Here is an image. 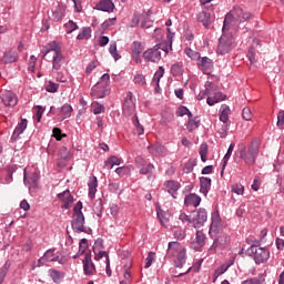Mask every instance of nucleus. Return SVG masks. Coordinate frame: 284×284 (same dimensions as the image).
I'll return each instance as SVG.
<instances>
[{
  "label": "nucleus",
  "mask_w": 284,
  "mask_h": 284,
  "mask_svg": "<svg viewBox=\"0 0 284 284\" xmlns=\"http://www.w3.org/2000/svg\"><path fill=\"white\" fill-rule=\"evenodd\" d=\"M250 19H254V14L244 12L242 8L235 7L225 16L222 32H225V30H229L232 27L236 28L240 23L250 21Z\"/></svg>",
  "instance_id": "obj_1"
},
{
  "label": "nucleus",
  "mask_w": 284,
  "mask_h": 284,
  "mask_svg": "<svg viewBox=\"0 0 284 284\" xmlns=\"http://www.w3.org/2000/svg\"><path fill=\"white\" fill-rule=\"evenodd\" d=\"M260 144L258 141L254 140L250 143L248 148L244 144H240L235 151V159L237 161H244L246 165H254L258 156Z\"/></svg>",
  "instance_id": "obj_2"
},
{
  "label": "nucleus",
  "mask_w": 284,
  "mask_h": 284,
  "mask_svg": "<svg viewBox=\"0 0 284 284\" xmlns=\"http://www.w3.org/2000/svg\"><path fill=\"white\" fill-rule=\"evenodd\" d=\"M83 202L79 201L73 207V215L71 221V227L73 232L81 234H92V229L85 226V215H83Z\"/></svg>",
  "instance_id": "obj_3"
},
{
  "label": "nucleus",
  "mask_w": 284,
  "mask_h": 284,
  "mask_svg": "<svg viewBox=\"0 0 284 284\" xmlns=\"http://www.w3.org/2000/svg\"><path fill=\"white\" fill-rule=\"evenodd\" d=\"M166 255L170 257L175 258V267H183V264L185 263L186 251L185 247L181 245L179 242H170L168 245Z\"/></svg>",
  "instance_id": "obj_4"
},
{
  "label": "nucleus",
  "mask_w": 284,
  "mask_h": 284,
  "mask_svg": "<svg viewBox=\"0 0 284 284\" xmlns=\"http://www.w3.org/2000/svg\"><path fill=\"white\" fill-rule=\"evenodd\" d=\"M42 59H51L52 69L57 72H59V70H61V65L65 63V58L63 57V53H61V49L59 47H50L42 51Z\"/></svg>",
  "instance_id": "obj_5"
},
{
  "label": "nucleus",
  "mask_w": 284,
  "mask_h": 284,
  "mask_svg": "<svg viewBox=\"0 0 284 284\" xmlns=\"http://www.w3.org/2000/svg\"><path fill=\"white\" fill-rule=\"evenodd\" d=\"M209 236L213 241L212 245L209 248V254H216L217 250H223V247H225V245H229L230 243V237L225 233H209Z\"/></svg>",
  "instance_id": "obj_6"
},
{
  "label": "nucleus",
  "mask_w": 284,
  "mask_h": 284,
  "mask_svg": "<svg viewBox=\"0 0 284 284\" xmlns=\"http://www.w3.org/2000/svg\"><path fill=\"white\" fill-rule=\"evenodd\" d=\"M108 85H110V74L104 73L100 81H98L91 89L92 97H97V99H105V97H108Z\"/></svg>",
  "instance_id": "obj_7"
},
{
  "label": "nucleus",
  "mask_w": 284,
  "mask_h": 284,
  "mask_svg": "<svg viewBox=\"0 0 284 284\" xmlns=\"http://www.w3.org/2000/svg\"><path fill=\"white\" fill-rule=\"evenodd\" d=\"M233 48H234V37L225 34V30H224L223 34L219 40L216 52L217 54H229V52H232Z\"/></svg>",
  "instance_id": "obj_8"
},
{
  "label": "nucleus",
  "mask_w": 284,
  "mask_h": 284,
  "mask_svg": "<svg viewBox=\"0 0 284 284\" xmlns=\"http://www.w3.org/2000/svg\"><path fill=\"white\" fill-rule=\"evenodd\" d=\"M247 252L251 256H253L255 263L261 265V263H266L270 260V250L267 247H258L250 246Z\"/></svg>",
  "instance_id": "obj_9"
},
{
  "label": "nucleus",
  "mask_w": 284,
  "mask_h": 284,
  "mask_svg": "<svg viewBox=\"0 0 284 284\" xmlns=\"http://www.w3.org/2000/svg\"><path fill=\"white\" fill-rule=\"evenodd\" d=\"M207 222V211L205 209H199L192 213L193 227H203Z\"/></svg>",
  "instance_id": "obj_10"
},
{
  "label": "nucleus",
  "mask_w": 284,
  "mask_h": 284,
  "mask_svg": "<svg viewBox=\"0 0 284 284\" xmlns=\"http://www.w3.org/2000/svg\"><path fill=\"white\" fill-rule=\"evenodd\" d=\"M134 110H136V104L134 103V94L129 91L122 106V112L124 116H132V114H134Z\"/></svg>",
  "instance_id": "obj_11"
},
{
  "label": "nucleus",
  "mask_w": 284,
  "mask_h": 284,
  "mask_svg": "<svg viewBox=\"0 0 284 284\" xmlns=\"http://www.w3.org/2000/svg\"><path fill=\"white\" fill-rule=\"evenodd\" d=\"M1 102L6 108H14L19 103L17 94L12 91H4L0 94Z\"/></svg>",
  "instance_id": "obj_12"
},
{
  "label": "nucleus",
  "mask_w": 284,
  "mask_h": 284,
  "mask_svg": "<svg viewBox=\"0 0 284 284\" xmlns=\"http://www.w3.org/2000/svg\"><path fill=\"white\" fill-rule=\"evenodd\" d=\"M144 61H151V63H159L161 61V50L159 45H155L143 53Z\"/></svg>",
  "instance_id": "obj_13"
},
{
  "label": "nucleus",
  "mask_w": 284,
  "mask_h": 284,
  "mask_svg": "<svg viewBox=\"0 0 284 284\" xmlns=\"http://www.w3.org/2000/svg\"><path fill=\"white\" fill-rule=\"evenodd\" d=\"M82 264L85 276H94V273L97 272V266H94V263L92 262V255H90V253H87L84 255Z\"/></svg>",
  "instance_id": "obj_14"
},
{
  "label": "nucleus",
  "mask_w": 284,
  "mask_h": 284,
  "mask_svg": "<svg viewBox=\"0 0 284 284\" xmlns=\"http://www.w3.org/2000/svg\"><path fill=\"white\" fill-rule=\"evenodd\" d=\"M205 241H207V236L203 233V231H196L195 240L191 242L192 250H195V252H201V248L205 247Z\"/></svg>",
  "instance_id": "obj_15"
},
{
  "label": "nucleus",
  "mask_w": 284,
  "mask_h": 284,
  "mask_svg": "<svg viewBox=\"0 0 284 284\" xmlns=\"http://www.w3.org/2000/svg\"><path fill=\"white\" fill-rule=\"evenodd\" d=\"M197 67L204 74H210L214 69V61L207 57H203L197 60Z\"/></svg>",
  "instance_id": "obj_16"
},
{
  "label": "nucleus",
  "mask_w": 284,
  "mask_h": 284,
  "mask_svg": "<svg viewBox=\"0 0 284 284\" xmlns=\"http://www.w3.org/2000/svg\"><path fill=\"white\" fill-rule=\"evenodd\" d=\"M164 190L171 194V196L176 199L179 196V190H181V183L174 180H169L164 183Z\"/></svg>",
  "instance_id": "obj_17"
},
{
  "label": "nucleus",
  "mask_w": 284,
  "mask_h": 284,
  "mask_svg": "<svg viewBox=\"0 0 284 284\" xmlns=\"http://www.w3.org/2000/svg\"><path fill=\"white\" fill-rule=\"evenodd\" d=\"M131 50H132V59H134L136 63H141V54L143 53V50H145V48L143 47V43L139 41H134L132 43Z\"/></svg>",
  "instance_id": "obj_18"
},
{
  "label": "nucleus",
  "mask_w": 284,
  "mask_h": 284,
  "mask_svg": "<svg viewBox=\"0 0 284 284\" xmlns=\"http://www.w3.org/2000/svg\"><path fill=\"white\" fill-rule=\"evenodd\" d=\"M148 150L153 156H165L168 154V149H165L161 143L152 144Z\"/></svg>",
  "instance_id": "obj_19"
},
{
  "label": "nucleus",
  "mask_w": 284,
  "mask_h": 284,
  "mask_svg": "<svg viewBox=\"0 0 284 284\" xmlns=\"http://www.w3.org/2000/svg\"><path fill=\"white\" fill-rule=\"evenodd\" d=\"M219 227H221V215L216 211L211 214V225H210L209 234L221 232L219 231Z\"/></svg>",
  "instance_id": "obj_20"
},
{
  "label": "nucleus",
  "mask_w": 284,
  "mask_h": 284,
  "mask_svg": "<svg viewBox=\"0 0 284 284\" xmlns=\"http://www.w3.org/2000/svg\"><path fill=\"white\" fill-rule=\"evenodd\" d=\"M58 199L64 202L62 206L64 210H70V207H72V203L74 202V197H72L69 190L59 193Z\"/></svg>",
  "instance_id": "obj_21"
},
{
  "label": "nucleus",
  "mask_w": 284,
  "mask_h": 284,
  "mask_svg": "<svg viewBox=\"0 0 284 284\" xmlns=\"http://www.w3.org/2000/svg\"><path fill=\"white\" fill-rule=\"evenodd\" d=\"M28 128V120L22 119L20 123H18L17 128L13 131V134L11 136V141L14 142L17 139H19L20 134H23L26 132V129Z\"/></svg>",
  "instance_id": "obj_22"
},
{
  "label": "nucleus",
  "mask_w": 284,
  "mask_h": 284,
  "mask_svg": "<svg viewBox=\"0 0 284 284\" xmlns=\"http://www.w3.org/2000/svg\"><path fill=\"white\" fill-rule=\"evenodd\" d=\"M184 204L186 207H190V205H193V207H199V205H201V196L196 195L195 193H191L185 196Z\"/></svg>",
  "instance_id": "obj_23"
},
{
  "label": "nucleus",
  "mask_w": 284,
  "mask_h": 284,
  "mask_svg": "<svg viewBox=\"0 0 284 284\" xmlns=\"http://www.w3.org/2000/svg\"><path fill=\"white\" fill-rule=\"evenodd\" d=\"M225 99H226V95L221 93L217 90L212 95L207 97L206 103H207V105H215V103H221V101H225Z\"/></svg>",
  "instance_id": "obj_24"
},
{
  "label": "nucleus",
  "mask_w": 284,
  "mask_h": 284,
  "mask_svg": "<svg viewBox=\"0 0 284 284\" xmlns=\"http://www.w3.org/2000/svg\"><path fill=\"white\" fill-rule=\"evenodd\" d=\"M168 36H166V42L161 43L158 48L159 50H163V52H165V54H168V52H170V50H172V39H173V34L172 30L170 28H168Z\"/></svg>",
  "instance_id": "obj_25"
},
{
  "label": "nucleus",
  "mask_w": 284,
  "mask_h": 284,
  "mask_svg": "<svg viewBox=\"0 0 284 284\" xmlns=\"http://www.w3.org/2000/svg\"><path fill=\"white\" fill-rule=\"evenodd\" d=\"M97 9L101 10L102 12H113L114 3L111 0H100V2L97 4Z\"/></svg>",
  "instance_id": "obj_26"
},
{
  "label": "nucleus",
  "mask_w": 284,
  "mask_h": 284,
  "mask_svg": "<svg viewBox=\"0 0 284 284\" xmlns=\"http://www.w3.org/2000/svg\"><path fill=\"white\" fill-rule=\"evenodd\" d=\"M63 17H65V6L59 4L55 10H53L52 19L55 22L63 21Z\"/></svg>",
  "instance_id": "obj_27"
},
{
  "label": "nucleus",
  "mask_w": 284,
  "mask_h": 284,
  "mask_svg": "<svg viewBox=\"0 0 284 284\" xmlns=\"http://www.w3.org/2000/svg\"><path fill=\"white\" fill-rule=\"evenodd\" d=\"M197 21L203 23L204 28H210V24L212 23V13L207 11L200 12L197 16Z\"/></svg>",
  "instance_id": "obj_28"
},
{
  "label": "nucleus",
  "mask_w": 284,
  "mask_h": 284,
  "mask_svg": "<svg viewBox=\"0 0 284 284\" xmlns=\"http://www.w3.org/2000/svg\"><path fill=\"white\" fill-rule=\"evenodd\" d=\"M210 187H212V179L205 176L200 178V191L202 194L206 195L210 192Z\"/></svg>",
  "instance_id": "obj_29"
},
{
  "label": "nucleus",
  "mask_w": 284,
  "mask_h": 284,
  "mask_svg": "<svg viewBox=\"0 0 284 284\" xmlns=\"http://www.w3.org/2000/svg\"><path fill=\"white\" fill-rule=\"evenodd\" d=\"M2 61L4 63H16V61H19V53H17V51H7L4 52L3 57H2Z\"/></svg>",
  "instance_id": "obj_30"
},
{
  "label": "nucleus",
  "mask_w": 284,
  "mask_h": 284,
  "mask_svg": "<svg viewBox=\"0 0 284 284\" xmlns=\"http://www.w3.org/2000/svg\"><path fill=\"white\" fill-rule=\"evenodd\" d=\"M230 106L227 104H222L220 108V121L222 123H227L230 121Z\"/></svg>",
  "instance_id": "obj_31"
},
{
  "label": "nucleus",
  "mask_w": 284,
  "mask_h": 284,
  "mask_svg": "<svg viewBox=\"0 0 284 284\" xmlns=\"http://www.w3.org/2000/svg\"><path fill=\"white\" fill-rule=\"evenodd\" d=\"M88 186H89L90 199H94V196L97 194V187H99V181L97 180V176H93L90 179Z\"/></svg>",
  "instance_id": "obj_32"
},
{
  "label": "nucleus",
  "mask_w": 284,
  "mask_h": 284,
  "mask_svg": "<svg viewBox=\"0 0 284 284\" xmlns=\"http://www.w3.org/2000/svg\"><path fill=\"white\" fill-rule=\"evenodd\" d=\"M201 125V120L199 118L189 116V121L186 124V130L189 132H194Z\"/></svg>",
  "instance_id": "obj_33"
},
{
  "label": "nucleus",
  "mask_w": 284,
  "mask_h": 284,
  "mask_svg": "<svg viewBox=\"0 0 284 284\" xmlns=\"http://www.w3.org/2000/svg\"><path fill=\"white\" fill-rule=\"evenodd\" d=\"M234 265V258H230L226 261L224 264H222L216 271H215V276H221L225 274L226 270H230Z\"/></svg>",
  "instance_id": "obj_34"
},
{
  "label": "nucleus",
  "mask_w": 284,
  "mask_h": 284,
  "mask_svg": "<svg viewBox=\"0 0 284 284\" xmlns=\"http://www.w3.org/2000/svg\"><path fill=\"white\" fill-rule=\"evenodd\" d=\"M232 152H234V143L230 144L227 152L222 160V172H221L222 175H223V172H225V168H227V162L230 161V156H232Z\"/></svg>",
  "instance_id": "obj_35"
},
{
  "label": "nucleus",
  "mask_w": 284,
  "mask_h": 284,
  "mask_svg": "<svg viewBox=\"0 0 284 284\" xmlns=\"http://www.w3.org/2000/svg\"><path fill=\"white\" fill-rule=\"evenodd\" d=\"M47 261H50L51 263H54V254H53L52 250H48L44 253V255L38 261L39 267H41V265H45Z\"/></svg>",
  "instance_id": "obj_36"
},
{
  "label": "nucleus",
  "mask_w": 284,
  "mask_h": 284,
  "mask_svg": "<svg viewBox=\"0 0 284 284\" xmlns=\"http://www.w3.org/2000/svg\"><path fill=\"white\" fill-rule=\"evenodd\" d=\"M49 274L54 283H61V280L65 278V272H59L57 270H50Z\"/></svg>",
  "instance_id": "obj_37"
},
{
  "label": "nucleus",
  "mask_w": 284,
  "mask_h": 284,
  "mask_svg": "<svg viewBox=\"0 0 284 284\" xmlns=\"http://www.w3.org/2000/svg\"><path fill=\"white\" fill-rule=\"evenodd\" d=\"M10 261H7L1 267H0V284H3V281H6V276H8V272H10Z\"/></svg>",
  "instance_id": "obj_38"
},
{
  "label": "nucleus",
  "mask_w": 284,
  "mask_h": 284,
  "mask_svg": "<svg viewBox=\"0 0 284 284\" xmlns=\"http://www.w3.org/2000/svg\"><path fill=\"white\" fill-rule=\"evenodd\" d=\"M60 116H62V120L70 119L72 116V105L63 104L60 110Z\"/></svg>",
  "instance_id": "obj_39"
},
{
  "label": "nucleus",
  "mask_w": 284,
  "mask_h": 284,
  "mask_svg": "<svg viewBox=\"0 0 284 284\" xmlns=\"http://www.w3.org/2000/svg\"><path fill=\"white\" fill-rule=\"evenodd\" d=\"M171 74H173V77H181V74H183V62L172 64Z\"/></svg>",
  "instance_id": "obj_40"
},
{
  "label": "nucleus",
  "mask_w": 284,
  "mask_h": 284,
  "mask_svg": "<svg viewBox=\"0 0 284 284\" xmlns=\"http://www.w3.org/2000/svg\"><path fill=\"white\" fill-rule=\"evenodd\" d=\"M163 74H165V69L163 67H159V70L154 73L152 83H155L159 88V83H161V79H163Z\"/></svg>",
  "instance_id": "obj_41"
},
{
  "label": "nucleus",
  "mask_w": 284,
  "mask_h": 284,
  "mask_svg": "<svg viewBox=\"0 0 284 284\" xmlns=\"http://www.w3.org/2000/svg\"><path fill=\"white\" fill-rule=\"evenodd\" d=\"M105 168H109V170H112L114 165H121V159H119L116 155L110 156L108 161L104 162Z\"/></svg>",
  "instance_id": "obj_42"
},
{
  "label": "nucleus",
  "mask_w": 284,
  "mask_h": 284,
  "mask_svg": "<svg viewBox=\"0 0 284 284\" xmlns=\"http://www.w3.org/2000/svg\"><path fill=\"white\" fill-rule=\"evenodd\" d=\"M90 37H92V29L87 27L78 34L77 39L83 41V39H90Z\"/></svg>",
  "instance_id": "obj_43"
},
{
  "label": "nucleus",
  "mask_w": 284,
  "mask_h": 284,
  "mask_svg": "<svg viewBox=\"0 0 284 284\" xmlns=\"http://www.w3.org/2000/svg\"><path fill=\"white\" fill-rule=\"evenodd\" d=\"M132 121H133V125L135 126V132L138 136H141L142 134H144L145 129H143V125H141V123L139 122V116L134 115Z\"/></svg>",
  "instance_id": "obj_44"
},
{
  "label": "nucleus",
  "mask_w": 284,
  "mask_h": 284,
  "mask_svg": "<svg viewBox=\"0 0 284 284\" xmlns=\"http://www.w3.org/2000/svg\"><path fill=\"white\" fill-rule=\"evenodd\" d=\"M199 154L201 156L202 163H206L207 162V143H202L200 145Z\"/></svg>",
  "instance_id": "obj_45"
},
{
  "label": "nucleus",
  "mask_w": 284,
  "mask_h": 284,
  "mask_svg": "<svg viewBox=\"0 0 284 284\" xmlns=\"http://www.w3.org/2000/svg\"><path fill=\"white\" fill-rule=\"evenodd\" d=\"M184 53L186 54V57H189V59H192L193 61H199V59H201V53L190 48L184 49Z\"/></svg>",
  "instance_id": "obj_46"
},
{
  "label": "nucleus",
  "mask_w": 284,
  "mask_h": 284,
  "mask_svg": "<svg viewBox=\"0 0 284 284\" xmlns=\"http://www.w3.org/2000/svg\"><path fill=\"white\" fill-rule=\"evenodd\" d=\"M133 83H135V85H140V88H143V85L146 83L145 75L143 73L135 74L133 78Z\"/></svg>",
  "instance_id": "obj_47"
},
{
  "label": "nucleus",
  "mask_w": 284,
  "mask_h": 284,
  "mask_svg": "<svg viewBox=\"0 0 284 284\" xmlns=\"http://www.w3.org/2000/svg\"><path fill=\"white\" fill-rule=\"evenodd\" d=\"M204 91H206V93H209V97H212L214 94V92L219 91V85H216L212 82H206Z\"/></svg>",
  "instance_id": "obj_48"
},
{
  "label": "nucleus",
  "mask_w": 284,
  "mask_h": 284,
  "mask_svg": "<svg viewBox=\"0 0 284 284\" xmlns=\"http://www.w3.org/2000/svg\"><path fill=\"white\" fill-rule=\"evenodd\" d=\"M152 172H154V164L152 163H145V165H143L142 168H140V174H152Z\"/></svg>",
  "instance_id": "obj_49"
},
{
  "label": "nucleus",
  "mask_w": 284,
  "mask_h": 284,
  "mask_svg": "<svg viewBox=\"0 0 284 284\" xmlns=\"http://www.w3.org/2000/svg\"><path fill=\"white\" fill-rule=\"evenodd\" d=\"M154 21H152V19H150V17L148 16H142V22L140 23V28H152Z\"/></svg>",
  "instance_id": "obj_50"
},
{
  "label": "nucleus",
  "mask_w": 284,
  "mask_h": 284,
  "mask_svg": "<svg viewBox=\"0 0 284 284\" xmlns=\"http://www.w3.org/2000/svg\"><path fill=\"white\" fill-rule=\"evenodd\" d=\"M64 28L68 34H72L74 30H79V26L74 23V21L70 20L69 22L64 23Z\"/></svg>",
  "instance_id": "obj_51"
},
{
  "label": "nucleus",
  "mask_w": 284,
  "mask_h": 284,
  "mask_svg": "<svg viewBox=\"0 0 284 284\" xmlns=\"http://www.w3.org/2000/svg\"><path fill=\"white\" fill-rule=\"evenodd\" d=\"M109 52L113 57L114 61H119L121 59V55L116 52V42L110 44Z\"/></svg>",
  "instance_id": "obj_52"
},
{
  "label": "nucleus",
  "mask_w": 284,
  "mask_h": 284,
  "mask_svg": "<svg viewBox=\"0 0 284 284\" xmlns=\"http://www.w3.org/2000/svg\"><path fill=\"white\" fill-rule=\"evenodd\" d=\"M185 114L190 118L192 116V112L187 106H180L176 111V116H185Z\"/></svg>",
  "instance_id": "obj_53"
},
{
  "label": "nucleus",
  "mask_w": 284,
  "mask_h": 284,
  "mask_svg": "<svg viewBox=\"0 0 284 284\" xmlns=\"http://www.w3.org/2000/svg\"><path fill=\"white\" fill-rule=\"evenodd\" d=\"M88 239H82L79 243V254H85V250H88Z\"/></svg>",
  "instance_id": "obj_54"
},
{
  "label": "nucleus",
  "mask_w": 284,
  "mask_h": 284,
  "mask_svg": "<svg viewBox=\"0 0 284 284\" xmlns=\"http://www.w3.org/2000/svg\"><path fill=\"white\" fill-rule=\"evenodd\" d=\"M242 116L244 121H252V110L250 108H244L242 111Z\"/></svg>",
  "instance_id": "obj_55"
},
{
  "label": "nucleus",
  "mask_w": 284,
  "mask_h": 284,
  "mask_svg": "<svg viewBox=\"0 0 284 284\" xmlns=\"http://www.w3.org/2000/svg\"><path fill=\"white\" fill-rule=\"evenodd\" d=\"M245 187L242 184H234L232 185V192L237 195H243Z\"/></svg>",
  "instance_id": "obj_56"
},
{
  "label": "nucleus",
  "mask_w": 284,
  "mask_h": 284,
  "mask_svg": "<svg viewBox=\"0 0 284 284\" xmlns=\"http://www.w3.org/2000/svg\"><path fill=\"white\" fill-rule=\"evenodd\" d=\"M115 173H118L119 176H125V174H130V168L128 166L116 168Z\"/></svg>",
  "instance_id": "obj_57"
},
{
  "label": "nucleus",
  "mask_w": 284,
  "mask_h": 284,
  "mask_svg": "<svg viewBox=\"0 0 284 284\" xmlns=\"http://www.w3.org/2000/svg\"><path fill=\"white\" fill-rule=\"evenodd\" d=\"M154 262V253L150 252L148 254V257L145 258V270H148L149 267H152V263Z\"/></svg>",
  "instance_id": "obj_58"
},
{
  "label": "nucleus",
  "mask_w": 284,
  "mask_h": 284,
  "mask_svg": "<svg viewBox=\"0 0 284 284\" xmlns=\"http://www.w3.org/2000/svg\"><path fill=\"white\" fill-rule=\"evenodd\" d=\"M114 23H116V18H109L102 23V28L108 30V28H111V26H114Z\"/></svg>",
  "instance_id": "obj_59"
},
{
  "label": "nucleus",
  "mask_w": 284,
  "mask_h": 284,
  "mask_svg": "<svg viewBox=\"0 0 284 284\" xmlns=\"http://www.w3.org/2000/svg\"><path fill=\"white\" fill-rule=\"evenodd\" d=\"M47 92H57V90H59V84L54 83V82H49L47 88H45Z\"/></svg>",
  "instance_id": "obj_60"
},
{
  "label": "nucleus",
  "mask_w": 284,
  "mask_h": 284,
  "mask_svg": "<svg viewBox=\"0 0 284 284\" xmlns=\"http://www.w3.org/2000/svg\"><path fill=\"white\" fill-rule=\"evenodd\" d=\"M242 284H263V281L258 277H252L242 282Z\"/></svg>",
  "instance_id": "obj_61"
},
{
  "label": "nucleus",
  "mask_w": 284,
  "mask_h": 284,
  "mask_svg": "<svg viewBox=\"0 0 284 284\" xmlns=\"http://www.w3.org/2000/svg\"><path fill=\"white\" fill-rule=\"evenodd\" d=\"M34 65H37V57L31 55L28 70H30V72H34Z\"/></svg>",
  "instance_id": "obj_62"
},
{
  "label": "nucleus",
  "mask_w": 284,
  "mask_h": 284,
  "mask_svg": "<svg viewBox=\"0 0 284 284\" xmlns=\"http://www.w3.org/2000/svg\"><path fill=\"white\" fill-rule=\"evenodd\" d=\"M109 213L111 216H118L119 215V205L112 204L109 209Z\"/></svg>",
  "instance_id": "obj_63"
},
{
  "label": "nucleus",
  "mask_w": 284,
  "mask_h": 284,
  "mask_svg": "<svg viewBox=\"0 0 284 284\" xmlns=\"http://www.w3.org/2000/svg\"><path fill=\"white\" fill-rule=\"evenodd\" d=\"M284 125V111H280L277 115V126L283 128Z\"/></svg>",
  "instance_id": "obj_64"
}]
</instances>
